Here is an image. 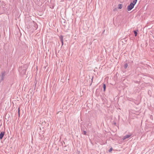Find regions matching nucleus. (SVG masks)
Returning <instances> with one entry per match:
<instances>
[{"mask_svg": "<svg viewBox=\"0 0 154 154\" xmlns=\"http://www.w3.org/2000/svg\"><path fill=\"white\" fill-rule=\"evenodd\" d=\"M137 1V0H134L133 2L131 3L130 5L128 6L127 10L128 11H130L134 8Z\"/></svg>", "mask_w": 154, "mask_h": 154, "instance_id": "f257e3e1", "label": "nucleus"}, {"mask_svg": "<svg viewBox=\"0 0 154 154\" xmlns=\"http://www.w3.org/2000/svg\"><path fill=\"white\" fill-rule=\"evenodd\" d=\"M132 135V134H127L123 138V140H125L126 138H128Z\"/></svg>", "mask_w": 154, "mask_h": 154, "instance_id": "f03ea898", "label": "nucleus"}, {"mask_svg": "<svg viewBox=\"0 0 154 154\" xmlns=\"http://www.w3.org/2000/svg\"><path fill=\"white\" fill-rule=\"evenodd\" d=\"M5 132H2L0 134V139H2L5 134Z\"/></svg>", "mask_w": 154, "mask_h": 154, "instance_id": "7ed1b4c3", "label": "nucleus"}, {"mask_svg": "<svg viewBox=\"0 0 154 154\" xmlns=\"http://www.w3.org/2000/svg\"><path fill=\"white\" fill-rule=\"evenodd\" d=\"M122 4H119L118 5V8L119 9H120L122 8Z\"/></svg>", "mask_w": 154, "mask_h": 154, "instance_id": "20e7f679", "label": "nucleus"}, {"mask_svg": "<svg viewBox=\"0 0 154 154\" xmlns=\"http://www.w3.org/2000/svg\"><path fill=\"white\" fill-rule=\"evenodd\" d=\"M63 37L62 35H61L60 37V40L61 41H63Z\"/></svg>", "mask_w": 154, "mask_h": 154, "instance_id": "39448f33", "label": "nucleus"}, {"mask_svg": "<svg viewBox=\"0 0 154 154\" xmlns=\"http://www.w3.org/2000/svg\"><path fill=\"white\" fill-rule=\"evenodd\" d=\"M103 90L104 91H105L106 86V85L105 84H104L103 85Z\"/></svg>", "mask_w": 154, "mask_h": 154, "instance_id": "423d86ee", "label": "nucleus"}, {"mask_svg": "<svg viewBox=\"0 0 154 154\" xmlns=\"http://www.w3.org/2000/svg\"><path fill=\"white\" fill-rule=\"evenodd\" d=\"M128 66V65L126 63L125 64V65H124V67H125V69H126L127 68V67Z\"/></svg>", "mask_w": 154, "mask_h": 154, "instance_id": "0eeeda50", "label": "nucleus"}, {"mask_svg": "<svg viewBox=\"0 0 154 154\" xmlns=\"http://www.w3.org/2000/svg\"><path fill=\"white\" fill-rule=\"evenodd\" d=\"M134 34L135 35V36H136L137 35V32L136 31H134Z\"/></svg>", "mask_w": 154, "mask_h": 154, "instance_id": "6e6552de", "label": "nucleus"}, {"mask_svg": "<svg viewBox=\"0 0 154 154\" xmlns=\"http://www.w3.org/2000/svg\"><path fill=\"white\" fill-rule=\"evenodd\" d=\"M112 150V148H111L109 150V152H111Z\"/></svg>", "mask_w": 154, "mask_h": 154, "instance_id": "1a4fd4ad", "label": "nucleus"}, {"mask_svg": "<svg viewBox=\"0 0 154 154\" xmlns=\"http://www.w3.org/2000/svg\"><path fill=\"white\" fill-rule=\"evenodd\" d=\"M86 131H83V134H84L85 135H86Z\"/></svg>", "mask_w": 154, "mask_h": 154, "instance_id": "9d476101", "label": "nucleus"}, {"mask_svg": "<svg viewBox=\"0 0 154 154\" xmlns=\"http://www.w3.org/2000/svg\"><path fill=\"white\" fill-rule=\"evenodd\" d=\"M18 113H19V116L20 115V108H18Z\"/></svg>", "mask_w": 154, "mask_h": 154, "instance_id": "9b49d317", "label": "nucleus"}, {"mask_svg": "<svg viewBox=\"0 0 154 154\" xmlns=\"http://www.w3.org/2000/svg\"><path fill=\"white\" fill-rule=\"evenodd\" d=\"M61 42L62 43V45H63V41H62Z\"/></svg>", "mask_w": 154, "mask_h": 154, "instance_id": "f8f14e48", "label": "nucleus"}]
</instances>
